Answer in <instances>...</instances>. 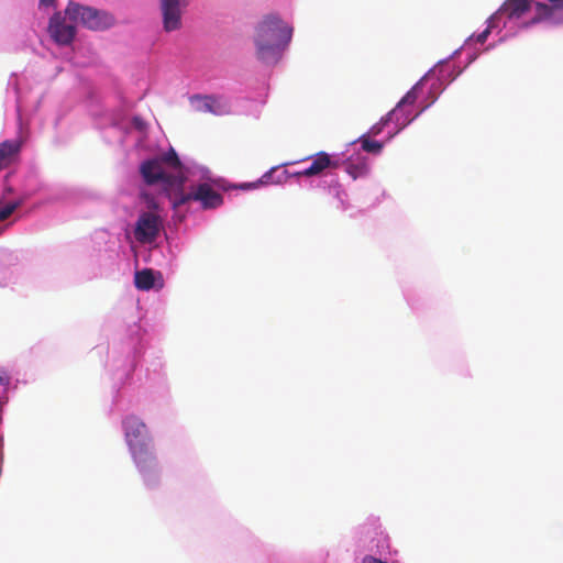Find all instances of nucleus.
<instances>
[{
	"mask_svg": "<svg viewBox=\"0 0 563 563\" xmlns=\"http://www.w3.org/2000/svg\"><path fill=\"white\" fill-rule=\"evenodd\" d=\"M406 115H408L409 118L410 117V112L406 111L405 108H401V111L399 112V118L402 119L405 118Z\"/></svg>",
	"mask_w": 563,
	"mask_h": 563,
	"instance_id": "26",
	"label": "nucleus"
},
{
	"mask_svg": "<svg viewBox=\"0 0 563 563\" xmlns=\"http://www.w3.org/2000/svg\"><path fill=\"white\" fill-rule=\"evenodd\" d=\"M276 169L277 168H272L269 172L265 173L260 178L258 183L261 185H267L269 183H277V184H279V183L284 181L287 178V176H286L287 172L286 170H283L282 174L277 177L276 180H273V174L276 172Z\"/></svg>",
	"mask_w": 563,
	"mask_h": 563,
	"instance_id": "19",
	"label": "nucleus"
},
{
	"mask_svg": "<svg viewBox=\"0 0 563 563\" xmlns=\"http://www.w3.org/2000/svg\"><path fill=\"white\" fill-rule=\"evenodd\" d=\"M255 187H256L255 183L243 185V188H255Z\"/></svg>",
	"mask_w": 563,
	"mask_h": 563,
	"instance_id": "28",
	"label": "nucleus"
},
{
	"mask_svg": "<svg viewBox=\"0 0 563 563\" xmlns=\"http://www.w3.org/2000/svg\"><path fill=\"white\" fill-rule=\"evenodd\" d=\"M530 9V0H507L498 10V13L508 19L521 18Z\"/></svg>",
	"mask_w": 563,
	"mask_h": 563,
	"instance_id": "11",
	"label": "nucleus"
},
{
	"mask_svg": "<svg viewBox=\"0 0 563 563\" xmlns=\"http://www.w3.org/2000/svg\"><path fill=\"white\" fill-rule=\"evenodd\" d=\"M157 159L162 161L163 166H167L169 168L168 172L177 175H184L183 164L174 148H170L167 153L157 157Z\"/></svg>",
	"mask_w": 563,
	"mask_h": 563,
	"instance_id": "13",
	"label": "nucleus"
},
{
	"mask_svg": "<svg viewBox=\"0 0 563 563\" xmlns=\"http://www.w3.org/2000/svg\"><path fill=\"white\" fill-rule=\"evenodd\" d=\"M65 14L71 22L81 24L90 30L107 29L114 23V18L111 14L74 1L68 2Z\"/></svg>",
	"mask_w": 563,
	"mask_h": 563,
	"instance_id": "3",
	"label": "nucleus"
},
{
	"mask_svg": "<svg viewBox=\"0 0 563 563\" xmlns=\"http://www.w3.org/2000/svg\"><path fill=\"white\" fill-rule=\"evenodd\" d=\"M427 107H424L423 109H421V111L419 113H417L416 115H413V118H409L408 115H406L405 118L400 119L399 118V108L396 106L391 111H389L385 117H383L380 119V123L386 126L390 121H395L396 125H397V130L395 133H398L399 131H401L405 126H407L411 121H413Z\"/></svg>",
	"mask_w": 563,
	"mask_h": 563,
	"instance_id": "12",
	"label": "nucleus"
},
{
	"mask_svg": "<svg viewBox=\"0 0 563 563\" xmlns=\"http://www.w3.org/2000/svg\"><path fill=\"white\" fill-rule=\"evenodd\" d=\"M551 3H554L556 7L563 8V0H548Z\"/></svg>",
	"mask_w": 563,
	"mask_h": 563,
	"instance_id": "27",
	"label": "nucleus"
},
{
	"mask_svg": "<svg viewBox=\"0 0 563 563\" xmlns=\"http://www.w3.org/2000/svg\"><path fill=\"white\" fill-rule=\"evenodd\" d=\"M536 8L539 13H550L551 12V8L545 3L538 2L536 4Z\"/></svg>",
	"mask_w": 563,
	"mask_h": 563,
	"instance_id": "22",
	"label": "nucleus"
},
{
	"mask_svg": "<svg viewBox=\"0 0 563 563\" xmlns=\"http://www.w3.org/2000/svg\"><path fill=\"white\" fill-rule=\"evenodd\" d=\"M346 172L349 175L352 176L353 179H356L357 177H361V176H364L367 172V166L365 163H361V164H353V163H347L346 164Z\"/></svg>",
	"mask_w": 563,
	"mask_h": 563,
	"instance_id": "18",
	"label": "nucleus"
},
{
	"mask_svg": "<svg viewBox=\"0 0 563 563\" xmlns=\"http://www.w3.org/2000/svg\"><path fill=\"white\" fill-rule=\"evenodd\" d=\"M22 147L20 140H5L0 143V170L8 168L19 158Z\"/></svg>",
	"mask_w": 563,
	"mask_h": 563,
	"instance_id": "10",
	"label": "nucleus"
},
{
	"mask_svg": "<svg viewBox=\"0 0 563 563\" xmlns=\"http://www.w3.org/2000/svg\"><path fill=\"white\" fill-rule=\"evenodd\" d=\"M76 23L68 20L60 12H56L52 15L48 23V32L51 37L58 45H69L76 36Z\"/></svg>",
	"mask_w": 563,
	"mask_h": 563,
	"instance_id": "6",
	"label": "nucleus"
},
{
	"mask_svg": "<svg viewBox=\"0 0 563 563\" xmlns=\"http://www.w3.org/2000/svg\"><path fill=\"white\" fill-rule=\"evenodd\" d=\"M418 87L419 82L416 84L402 98L401 100L396 104L399 110L401 111V108H405L406 106L413 104L418 99Z\"/></svg>",
	"mask_w": 563,
	"mask_h": 563,
	"instance_id": "17",
	"label": "nucleus"
},
{
	"mask_svg": "<svg viewBox=\"0 0 563 563\" xmlns=\"http://www.w3.org/2000/svg\"><path fill=\"white\" fill-rule=\"evenodd\" d=\"M363 151L372 154H379L384 147V144L378 141L371 140L367 135H362L358 139Z\"/></svg>",
	"mask_w": 563,
	"mask_h": 563,
	"instance_id": "16",
	"label": "nucleus"
},
{
	"mask_svg": "<svg viewBox=\"0 0 563 563\" xmlns=\"http://www.w3.org/2000/svg\"><path fill=\"white\" fill-rule=\"evenodd\" d=\"M362 563H387V562L376 559L372 555H367L363 559Z\"/></svg>",
	"mask_w": 563,
	"mask_h": 563,
	"instance_id": "23",
	"label": "nucleus"
},
{
	"mask_svg": "<svg viewBox=\"0 0 563 563\" xmlns=\"http://www.w3.org/2000/svg\"><path fill=\"white\" fill-rule=\"evenodd\" d=\"M195 200L200 201L205 209H214L223 203L221 194L216 191L209 184H199L197 188L189 194H181L173 201L174 208H177L186 202Z\"/></svg>",
	"mask_w": 563,
	"mask_h": 563,
	"instance_id": "5",
	"label": "nucleus"
},
{
	"mask_svg": "<svg viewBox=\"0 0 563 563\" xmlns=\"http://www.w3.org/2000/svg\"><path fill=\"white\" fill-rule=\"evenodd\" d=\"M163 15V26L166 32H172L181 26V9L187 7L189 0H158Z\"/></svg>",
	"mask_w": 563,
	"mask_h": 563,
	"instance_id": "8",
	"label": "nucleus"
},
{
	"mask_svg": "<svg viewBox=\"0 0 563 563\" xmlns=\"http://www.w3.org/2000/svg\"><path fill=\"white\" fill-rule=\"evenodd\" d=\"M161 219L153 212H142L136 221L134 236L140 243H152L161 230Z\"/></svg>",
	"mask_w": 563,
	"mask_h": 563,
	"instance_id": "7",
	"label": "nucleus"
},
{
	"mask_svg": "<svg viewBox=\"0 0 563 563\" xmlns=\"http://www.w3.org/2000/svg\"><path fill=\"white\" fill-rule=\"evenodd\" d=\"M155 277L154 273L150 268H144L135 273L134 284L140 290H150L154 287Z\"/></svg>",
	"mask_w": 563,
	"mask_h": 563,
	"instance_id": "14",
	"label": "nucleus"
},
{
	"mask_svg": "<svg viewBox=\"0 0 563 563\" xmlns=\"http://www.w3.org/2000/svg\"><path fill=\"white\" fill-rule=\"evenodd\" d=\"M197 100L199 101L198 109L203 112H211L214 114H220V101L219 99L211 97V96H205V97H197Z\"/></svg>",
	"mask_w": 563,
	"mask_h": 563,
	"instance_id": "15",
	"label": "nucleus"
},
{
	"mask_svg": "<svg viewBox=\"0 0 563 563\" xmlns=\"http://www.w3.org/2000/svg\"><path fill=\"white\" fill-rule=\"evenodd\" d=\"M291 36L292 29L277 15H266L256 27L255 45L258 59L266 64L277 63Z\"/></svg>",
	"mask_w": 563,
	"mask_h": 563,
	"instance_id": "1",
	"label": "nucleus"
},
{
	"mask_svg": "<svg viewBox=\"0 0 563 563\" xmlns=\"http://www.w3.org/2000/svg\"><path fill=\"white\" fill-rule=\"evenodd\" d=\"M140 173L144 181L152 186L163 184L167 187L180 188L185 181L184 175L173 174L168 172L157 158L145 161L140 166Z\"/></svg>",
	"mask_w": 563,
	"mask_h": 563,
	"instance_id": "4",
	"label": "nucleus"
},
{
	"mask_svg": "<svg viewBox=\"0 0 563 563\" xmlns=\"http://www.w3.org/2000/svg\"><path fill=\"white\" fill-rule=\"evenodd\" d=\"M10 383L9 376H7L4 373H0V385L7 386Z\"/></svg>",
	"mask_w": 563,
	"mask_h": 563,
	"instance_id": "24",
	"label": "nucleus"
},
{
	"mask_svg": "<svg viewBox=\"0 0 563 563\" xmlns=\"http://www.w3.org/2000/svg\"><path fill=\"white\" fill-rule=\"evenodd\" d=\"M125 441L132 457L143 475H147L156 465V457L148 446L147 428L136 416H128L123 422Z\"/></svg>",
	"mask_w": 563,
	"mask_h": 563,
	"instance_id": "2",
	"label": "nucleus"
},
{
	"mask_svg": "<svg viewBox=\"0 0 563 563\" xmlns=\"http://www.w3.org/2000/svg\"><path fill=\"white\" fill-rule=\"evenodd\" d=\"M5 191H7V192H9V194H11V192L13 191V189H12L11 187H7V188H5Z\"/></svg>",
	"mask_w": 563,
	"mask_h": 563,
	"instance_id": "29",
	"label": "nucleus"
},
{
	"mask_svg": "<svg viewBox=\"0 0 563 563\" xmlns=\"http://www.w3.org/2000/svg\"><path fill=\"white\" fill-rule=\"evenodd\" d=\"M340 166L339 159H332L331 156L325 152H319L314 155L311 165L300 172H297L296 176L311 177L320 175L327 168L336 169Z\"/></svg>",
	"mask_w": 563,
	"mask_h": 563,
	"instance_id": "9",
	"label": "nucleus"
},
{
	"mask_svg": "<svg viewBox=\"0 0 563 563\" xmlns=\"http://www.w3.org/2000/svg\"><path fill=\"white\" fill-rule=\"evenodd\" d=\"M55 0H40L41 5L49 7L53 5Z\"/></svg>",
	"mask_w": 563,
	"mask_h": 563,
	"instance_id": "25",
	"label": "nucleus"
},
{
	"mask_svg": "<svg viewBox=\"0 0 563 563\" xmlns=\"http://www.w3.org/2000/svg\"><path fill=\"white\" fill-rule=\"evenodd\" d=\"M489 33H490V29L489 27L485 29L483 32H481L476 36V42L479 43V44H484L486 42Z\"/></svg>",
	"mask_w": 563,
	"mask_h": 563,
	"instance_id": "20",
	"label": "nucleus"
},
{
	"mask_svg": "<svg viewBox=\"0 0 563 563\" xmlns=\"http://www.w3.org/2000/svg\"><path fill=\"white\" fill-rule=\"evenodd\" d=\"M384 128H385V126H384L380 122H377L376 124H374V125L371 128V130H369V134H371V135L376 136V135H378V134H380V133H382V131H383V129H384Z\"/></svg>",
	"mask_w": 563,
	"mask_h": 563,
	"instance_id": "21",
	"label": "nucleus"
}]
</instances>
